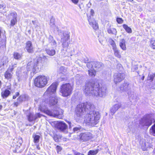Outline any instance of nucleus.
I'll use <instances>...</instances> for the list:
<instances>
[{"mask_svg":"<svg viewBox=\"0 0 155 155\" xmlns=\"http://www.w3.org/2000/svg\"><path fill=\"white\" fill-rule=\"evenodd\" d=\"M85 111L88 112L84 117V121L88 125L94 126L99 122L101 115L98 111L94 110V105L89 102L83 103Z\"/></svg>","mask_w":155,"mask_h":155,"instance_id":"nucleus-1","label":"nucleus"},{"mask_svg":"<svg viewBox=\"0 0 155 155\" xmlns=\"http://www.w3.org/2000/svg\"><path fill=\"white\" fill-rule=\"evenodd\" d=\"M83 91L86 96L102 97L106 94V88L104 87H100L98 83L89 82L86 83Z\"/></svg>","mask_w":155,"mask_h":155,"instance_id":"nucleus-2","label":"nucleus"},{"mask_svg":"<svg viewBox=\"0 0 155 155\" xmlns=\"http://www.w3.org/2000/svg\"><path fill=\"white\" fill-rule=\"evenodd\" d=\"M57 87L56 83H53L49 87L45 92L44 97L47 98L46 100L42 102V103L39 106H45L46 108V104L53 105L57 104L58 101L57 97L56 96V90Z\"/></svg>","mask_w":155,"mask_h":155,"instance_id":"nucleus-3","label":"nucleus"},{"mask_svg":"<svg viewBox=\"0 0 155 155\" xmlns=\"http://www.w3.org/2000/svg\"><path fill=\"white\" fill-rule=\"evenodd\" d=\"M45 106H40L39 107V110L41 112H44L47 115L61 119L63 117V110L58 108L56 110H50L46 109Z\"/></svg>","mask_w":155,"mask_h":155,"instance_id":"nucleus-4","label":"nucleus"},{"mask_svg":"<svg viewBox=\"0 0 155 155\" xmlns=\"http://www.w3.org/2000/svg\"><path fill=\"white\" fill-rule=\"evenodd\" d=\"M49 80V77L39 75L35 79V86L38 87L42 88L45 86Z\"/></svg>","mask_w":155,"mask_h":155,"instance_id":"nucleus-5","label":"nucleus"},{"mask_svg":"<svg viewBox=\"0 0 155 155\" xmlns=\"http://www.w3.org/2000/svg\"><path fill=\"white\" fill-rule=\"evenodd\" d=\"M58 35L61 37L63 47L68 48L70 44L69 33L67 32L59 31Z\"/></svg>","mask_w":155,"mask_h":155,"instance_id":"nucleus-6","label":"nucleus"},{"mask_svg":"<svg viewBox=\"0 0 155 155\" xmlns=\"http://www.w3.org/2000/svg\"><path fill=\"white\" fill-rule=\"evenodd\" d=\"M72 90V86L70 83H66L61 86L60 92L63 96L67 97L71 94Z\"/></svg>","mask_w":155,"mask_h":155,"instance_id":"nucleus-7","label":"nucleus"},{"mask_svg":"<svg viewBox=\"0 0 155 155\" xmlns=\"http://www.w3.org/2000/svg\"><path fill=\"white\" fill-rule=\"evenodd\" d=\"M85 109L83 103H80L77 105L76 110L75 118L77 120L81 119L84 115Z\"/></svg>","mask_w":155,"mask_h":155,"instance_id":"nucleus-8","label":"nucleus"},{"mask_svg":"<svg viewBox=\"0 0 155 155\" xmlns=\"http://www.w3.org/2000/svg\"><path fill=\"white\" fill-rule=\"evenodd\" d=\"M43 65V62L41 57L35 60L32 68V71L33 72L36 73L39 71L42 68Z\"/></svg>","mask_w":155,"mask_h":155,"instance_id":"nucleus-9","label":"nucleus"},{"mask_svg":"<svg viewBox=\"0 0 155 155\" xmlns=\"http://www.w3.org/2000/svg\"><path fill=\"white\" fill-rule=\"evenodd\" d=\"M80 140L83 142H86L91 140L93 137V135L90 132L81 133L79 135Z\"/></svg>","mask_w":155,"mask_h":155,"instance_id":"nucleus-10","label":"nucleus"},{"mask_svg":"<svg viewBox=\"0 0 155 155\" xmlns=\"http://www.w3.org/2000/svg\"><path fill=\"white\" fill-rule=\"evenodd\" d=\"M124 78V74L121 73H115L114 76V81L115 84L123 80Z\"/></svg>","mask_w":155,"mask_h":155,"instance_id":"nucleus-11","label":"nucleus"},{"mask_svg":"<svg viewBox=\"0 0 155 155\" xmlns=\"http://www.w3.org/2000/svg\"><path fill=\"white\" fill-rule=\"evenodd\" d=\"M152 121L151 119L143 118L140 121V124L143 126H150L152 124Z\"/></svg>","mask_w":155,"mask_h":155,"instance_id":"nucleus-12","label":"nucleus"},{"mask_svg":"<svg viewBox=\"0 0 155 155\" xmlns=\"http://www.w3.org/2000/svg\"><path fill=\"white\" fill-rule=\"evenodd\" d=\"M88 20L89 25L92 27L94 29L97 30L98 28V24L94 20L93 17L90 16L88 18Z\"/></svg>","mask_w":155,"mask_h":155,"instance_id":"nucleus-13","label":"nucleus"},{"mask_svg":"<svg viewBox=\"0 0 155 155\" xmlns=\"http://www.w3.org/2000/svg\"><path fill=\"white\" fill-rule=\"evenodd\" d=\"M57 126L58 129L61 131H64L67 128V124L63 121H58L57 123Z\"/></svg>","mask_w":155,"mask_h":155,"instance_id":"nucleus-14","label":"nucleus"},{"mask_svg":"<svg viewBox=\"0 0 155 155\" xmlns=\"http://www.w3.org/2000/svg\"><path fill=\"white\" fill-rule=\"evenodd\" d=\"M10 18H12L11 21V25L14 26L17 22L16 18L17 14L16 12H14L10 13Z\"/></svg>","mask_w":155,"mask_h":155,"instance_id":"nucleus-15","label":"nucleus"},{"mask_svg":"<svg viewBox=\"0 0 155 155\" xmlns=\"http://www.w3.org/2000/svg\"><path fill=\"white\" fill-rule=\"evenodd\" d=\"M121 104L120 103H118L115 104L111 107L110 109V113L112 115H113L119 108L120 107Z\"/></svg>","mask_w":155,"mask_h":155,"instance_id":"nucleus-16","label":"nucleus"},{"mask_svg":"<svg viewBox=\"0 0 155 155\" xmlns=\"http://www.w3.org/2000/svg\"><path fill=\"white\" fill-rule=\"evenodd\" d=\"M25 48L29 53H31L33 52V48L32 46V43L31 41H28L26 43Z\"/></svg>","mask_w":155,"mask_h":155,"instance_id":"nucleus-17","label":"nucleus"},{"mask_svg":"<svg viewBox=\"0 0 155 155\" xmlns=\"http://www.w3.org/2000/svg\"><path fill=\"white\" fill-rule=\"evenodd\" d=\"M125 42V40L123 39H121L120 41V46L121 49L124 51L126 50L127 49Z\"/></svg>","mask_w":155,"mask_h":155,"instance_id":"nucleus-18","label":"nucleus"},{"mask_svg":"<svg viewBox=\"0 0 155 155\" xmlns=\"http://www.w3.org/2000/svg\"><path fill=\"white\" fill-rule=\"evenodd\" d=\"M120 88L121 90L127 91L129 90L130 87L129 84L127 83H125L121 86Z\"/></svg>","mask_w":155,"mask_h":155,"instance_id":"nucleus-19","label":"nucleus"},{"mask_svg":"<svg viewBox=\"0 0 155 155\" xmlns=\"http://www.w3.org/2000/svg\"><path fill=\"white\" fill-rule=\"evenodd\" d=\"M10 92L8 90H6L1 93L2 97L4 98L7 97L10 94Z\"/></svg>","mask_w":155,"mask_h":155,"instance_id":"nucleus-20","label":"nucleus"},{"mask_svg":"<svg viewBox=\"0 0 155 155\" xmlns=\"http://www.w3.org/2000/svg\"><path fill=\"white\" fill-rule=\"evenodd\" d=\"M46 52L50 56H53L55 54V51L52 49H48L45 50Z\"/></svg>","mask_w":155,"mask_h":155,"instance_id":"nucleus-21","label":"nucleus"},{"mask_svg":"<svg viewBox=\"0 0 155 155\" xmlns=\"http://www.w3.org/2000/svg\"><path fill=\"white\" fill-rule=\"evenodd\" d=\"M148 143L146 142L145 140L143 141L141 144V148L143 150H146L147 148Z\"/></svg>","mask_w":155,"mask_h":155,"instance_id":"nucleus-22","label":"nucleus"},{"mask_svg":"<svg viewBox=\"0 0 155 155\" xmlns=\"http://www.w3.org/2000/svg\"><path fill=\"white\" fill-rule=\"evenodd\" d=\"M94 67L97 69L100 68L104 66L103 64L100 62H94Z\"/></svg>","mask_w":155,"mask_h":155,"instance_id":"nucleus-23","label":"nucleus"},{"mask_svg":"<svg viewBox=\"0 0 155 155\" xmlns=\"http://www.w3.org/2000/svg\"><path fill=\"white\" fill-rule=\"evenodd\" d=\"M123 27L124 28L128 33H132V31L131 28L128 27L127 25L126 24H124L123 25Z\"/></svg>","mask_w":155,"mask_h":155,"instance_id":"nucleus-24","label":"nucleus"},{"mask_svg":"<svg viewBox=\"0 0 155 155\" xmlns=\"http://www.w3.org/2000/svg\"><path fill=\"white\" fill-rule=\"evenodd\" d=\"M108 32L109 34H111L116 35L117 34V31L116 29L114 28H111L108 29Z\"/></svg>","mask_w":155,"mask_h":155,"instance_id":"nucleus-25","label":"nucleus"},{"mask_svg":"<svg viewBox=\"0 0 155 155\" xmlns=\"http://www.w3.org/2000/svg\"><path fill=\"white\" fill-rule=\"evenodd\" d=\"M12 76V74L8 70L5 74V78L7 79H11Z\"/></svg>","mask_w":155,"mask_h":155,"instance_id":"nucleus-26","label":"nucleus"},{"mask_svg":"<svg viewBox=\"0 0 155 155\" xmlns=\"http://www.w3.org/2000/svg\"><path fill=\"white\" fill-rule=\"evenodd\" d=\"M28 119L30 121H32L36 119L35 116L33 114L30 113L29 115L28 116Z\"/></svg>","mask_w":155,"mask_h":155,"instance_id":"nucleus-27","label":"nucleus"},{"mask_svg":"<svg viewBox=\"0 0 155 155\" xmlns=\"http://www.w3.org/2000/svg\"><path fill=\"white\" fill-rule=\"evenodd\" d=\"M22 56V55L18 52H15L14 53V58L16 59H21Z\"/></svg>","mask_w":155,"mask_h":155,"instance_id":"nucleus-28","label":"nucleus"},{"mask_svg":"<svg viewBox=\"0 0 155 155\" xmlns=\"http://www.w3.org/2000/svg\"><path fill=\"white\" fill-rule=\"evenodd\" d=\"M89 75L91 77H94L96 75V71L94 69L88 70Z\"/></svg>","mask_w":155,"mask_h":155,"instance_id":"nucleus-29","label":"nucleus"},{"mask_svg":"<svg viewBox=\"0 0 155 155\" xmlns=\"http://www.w3.org/2000/svg\"><path fill=\"white\" fill-rule=\"evenodd\" d=\"M113 51L114 55L116 57L119 58H121V56L120 54L119 51L117 48L114 50Z\"/></svg>","mask_w":155,"mask_h":155,"instance_id":"nucleus-30","label":"nucleus"},{"mask_svg":"<svg viewBox=\"0 0 155 155\" xmlns=\"http://www.w3.org/2000/svg\"><path fill=\"white\" fill-rule=\"evenodd\" d=\"M150 134L155 136V124L152 126L150 130Z\"/></svg>","mask_w":155,"mask_h":155,"instance_id":"nucleus-31","label":"nucleus"},{"mask_svg":"<svg viewBox=\"0 0 155 155\" xmlns=\"http://www.w3.org/2000/svg\"><path fill=\"white\" fill-rule=\"evenodd\" d=\"M33 137L34 138V142L35 143H38L39 141L40 136L36 134L33 135Z\"/></svg>","mask_w":155,"mask_h":155,"instance_id":"nucleus-32","label":"nucleus"},{"mask_svg":"<svg viewBox=\"0 0 155 155\" xmlns=\"http://www.w3.org/2000/svg\"><path fill=\"white\" fill-rule=\"evenodd\" d=\"M94 62H90L88 63L87 64V67L89 70H92L93 69V65H94Z\"/></svg>","mask_w":155,"mask_h":155,"instance_id":"nucleus-33","label":"nucleus"},{"mask_svg":"<svg viewBox=\"0 0 155 155\" xmlns=\"http://www.w3.org/2000/svg\"><path fill=\"white\" fill-rule=\"evenodd\" d=\"M150 46L153 49H155V40L152 39L150 41Z\"/></svg>","mask_w":155,"mask_h":155,"instance_id":"nucleus-34","label":"nucleus"},{"mask_svg":"<svg viewBox=\"0 0 155 155\" xmlns=\"http://www.w3.org/2000/svg\"><path fill=\"white\" fill-rule=\"evenodd\" d=\"M98 153V150H90L88 153V155H95Z\"/></svg>","mask_w":155,"mask_h":155,"instance_id":"nucleus-35","label":"nucleus"},{"mask_svg":"<svg viewBox=\"0 0 155 155\" xmlns=\"http://www.w3.org/2000/svg\"><path fill=\"white\" fill-rule=\"evenodd\" d=\"M25 97V95H21L18 98V101L21 102L24 101Z\"/></svg>","mask_w":155,"mask_h":155,"instance_id":"nucleus-36","label":"nucleus"},{"mask_svg":"<svg viewBox=\"0 0 155 155\" xmlns=\"http://www.w3.org/2000/svg\"><path fill=\"white\" fill-rule=\"evenodd\" d=\"M55 18L53 17L50 20V25L51 26L53 27L54 25Z\"/></svg>","mask_w":155,"mask_h":155,"instance_id":"nucleus-37","label":"nucleus"},{"mask_svg":"<svg viewBox=\"0 0 155 155\" xmlns=\"http://www.w3.org/2000/svg\"><path fill=\"white\" fill-rule=\"evenodd\" d=\"M3 61L2 63V65L4 66L5 64H6V63L8 62V59L6 57H5L3 58Z\"/></svg>","mask_w":155,"mask_h":155,"instance_id":"nucleus-38","label":"nucleus"},{"mask_svg":"<svg viewBox=\"0 0 155 155\" xmlns=\"http://www.w3.org/2000/svg\"><path fill=\"white\" fill-rule=\"evenodd\" d=\"M35 118L36 119L38 117L41 118V116L44 117V115H43L42 114H41L39 113H36L35 114Z\"/></svg>","mask_w":155,"mask_h":155,"instance_id":"nucleus-39","label":"nucleus"},{"mask_svg":"<svg viewBox=\"0 0 155 155\" xmlns=\"http://www.w3.org/2000/svg\"><path fill=\"white\" fill-rule=\"evenodd\" d=\"M154 77V75L153 74H150L147 77V80H151L152 81L153 80Z\"/></svg>","mask_w":155,"mask_h":155,"instance_id":"nucleus-40","label":"nucleus"},{"mask_svg":"<svg viewBox=\"0 0 155 155\" xmlns=\"http://www.w3.org/2000/svg\"><path fill=\"white\" fill-rule=\"evenodd\" d=\"M81 130V127H75L73 128V130L74 132H79Z\"/></svg>","mask_w":155,"mask_h":155,"instance_id":"nucleus-41","label":"nucleus"},{"mask_svg":"<svg viewBox=\"0 0 155 155\" xmlns=\"http://www.w3.org/2000/svg\"><path fill=\"white\" fill-rule=\"evenodd\" d=\"M111 44L112 46L113 50L117 48L115 43L114 41H112Z\"/></svg>","mask_w":155,"mask_h":155,"instance_id":"nucleus-42","label":"nucleus"},{"mask_svg":"<svg viewBox=\"0 0 155 155\" xmlns=\"http://www.w3.org/2000/svg\"><path fill=\"white\" fill-rule=\"evenodd\" d=\"M117 21L119 24H121L123 23V21L121 18H117Z\"/></svg>","mask_w":155,"mask_h":155,"instance_id":"nucleus-43","label":"nucleus"},{"mask_svg":"<svg viewBox=\"0 0 155 155\" xmlns=\"http://www.w3.org/2000/svg\"><path fill=\"white\" fill-rule=\"evenodd\" d=\"M6 5L4 4H2V5L0 4V8L3 9L5 10Z\"/></svg>","mask_w":155,"mask_h":155,"instance_id":"nucleus-44","label":"nucleus"},{"mask_svg":"<svg viewBox=\"0 0 155 155\" xmlns=\"http://www.w3.org/2000/svg\"><path fill=\"white\" fill-rule=\"evenodd\" d=\"M60 69L61 71V73H63V72H65L66 71V69H65L64 68L63 66L61 67Z\"/></svg>","mask_w":155,"mask_h":155,"instance_id":"nucleus-45","label":"nucleus"},{"mask_svg":"<svg viewBox=\"0 0 155 155\" xmlns=\"http://www.w3.org/2000/svg\"><path fill=\"white\" fill-rule=\"evenodd\" d=\"M56 149L57 150V152L58 153L61 150V147L59 146H57L56 147Z\"/></svg>","mask_w":155,"mask_h":155,"instance_id":"nucleus-46","label":"nucleus"},{"mask_svg":"<svg viewBox=\"0 0 155 155\" xmlns=\"http://www.w3.org/2000/svg\"><path fill=\"white\" fill-rule=\"evenodd\" d=\"M19 95V94L18 92L16 93L14 95L13 97V99H15L16 97Z\"/></svg>","mask_w":155,"mask_h":155,"instance_id":"nucleus-47","label":"nucleus"},{"mask_svg":"<svg viewBox=\"0 0 155 155\" xmlns=\"http://www.w3.org/2000/svg\"><path fill=\"white\" fill-rule=\"evenodd\" d=\"M90 14H91V16H91L92 17H93L92 16H93V15H94V11L93 10L91 9V10Z\"/></svg>","mask_w":155,"mask_h":155,"instance_id":"nucleus-48","label":"nucleus"},{"mask_svg":"<svg viewBox=\"0 0 155 155\" xmlns=\"http://www.w3.org/2000/svg\"><path fill=\"white\" fill-rule=\"evenodd\" d=\"M14 69V67H12L10 66L8 70H9L10 72H12Z\"/></svg>","mask_w":155,"mask_h":155,"instance_id":"nucleus-49","label":"nucleus"},{"mask_svg":"<svg viewBox=\"0 0 155 155\" xmlns=\"http://www.w3.org/2000/svg\"><path fill=\"white\" fill-rule=\"evenodd\" d=\"M14 69V67H12L10 66L8 70H9L10 72H12Z\"/></svg>","mask_w":155,"mask_h":155,"instance_id":"nucleus-50","label":"nucleus"},{"mask_svg":"<svg viewBox=\"0 0 155 155\" xmlns=\"http://www.w3.org/2000/svg\"><path fill=\"white\" fill-rule=\"evenodd\" d=\"M51 42L53 44V45H54L55 46H56V43L55 40H52V41H51Z\"/></svg>","mask_w":155,"mask_h":155,"instance_id":"nucleus-51","label":"nucleus"},{"mask_svg":"<svg viewBox=\"0 0 155 155\" xmlns=\"http://www.w3.org/2000/svg\"><path fill=\"white\" fill-rule=\"evenodd\" d=\"M49 41H50V42H51V41H52V40H54L53 39V37L51 35H50L49 36Z\"/></svg>","mask_w":155,"mask_h":155,"instance_id":"nucleus-52","label":"nucleus"},{"mask_svg":"<svg viewBox=\"0 0 155 155\" xmlns=\"http://www.w3.org/2000/svg\"><path fill=\"white\" fill-rule=\"evenodd\" d=\"M75 155H84V154L79 152H75Z\"/></svg>","mask_w":155,"mask_h":155,"instance_id":"nucleus-53","label":"nucleus"},{"mask_svg":"<svg viewBox=\"0 0 155 155\" xmlns=\"http://www.w3.org/2000/svg\"><path fill=\"white\" fill-rule=\"evenodd\" d=\"M72 2L75 4H77L78 2V0H72Z\"/></svg>","mask_w":155,"mask_h":155,"instance_id":"nucleus-54","label":"nucleus"},{"mask_svg":"<svg viewBox=\"0 0 155 155\" xmlns=\"http://www.w3.org/2000/svg\"><path fill=\"white\" fill-rule=\"evenodd\" d=\"M32 62L31 61L30 62L28 63V64H27V67L28 68V66H31V64H32Z\"/></svg>","mask_w":155,"mask_h":155,"instance_id":"nucleus-55","label":"nucleus"},{"mask_svg":"<svg viewBox=\"0 0 155 155\" xmlns=\"http://www.w3.org/2000/svg\"><path fill=\"white\" fill-rule=\"evenodd\" d=\"M67 122L69 124V128H71V123L69 121H67Z\"/></svg>","mask_w":155,"mask_h":155,"instance_id":"nucleus-56","label":"nucleus"},{"mask_svg":"<svg viewBox=\"0 0 155 155\" xmlns=\"http://www.w3.org/2000/svg\"><path fill=\"white\" fill-rule=\"evenodd\" d=\"M19 104V103L18 102H16L14 103V105L16 107H17L18 105Z\"/></svg>","mask_w":155,"mask_h":155,"instance_id":"nucleus-57","label":"nucleus"},{"mask_svg":"<svg viewBox=\"0 0 155 155\" xmlns=\"http://www.w3.org/2000/svg\"><path fill=\"white\" fill-rule=\"evenodd\" d=\"M56 29L57 30V31H58H58H62L61 30H60L59 28H58V27H56Z\"/></svg>","mask_w":155,"mask_h":155,"instance_id":"nucleus-58","label":"nucleus"},{"mask_svg":"<svg viewBox=\"0 0 155 155\" xmlns=\"http://www.w3.org/2000/svg\"><path fill=\"white\" fill-rule=\"evenodd\" d=\"M16 64H17L15 63V64H12V67H13V68L14 67V68H15L16 67Z\"/></svg>","mask_w":155,"mask_h":155,"instance_id":"nucleus-59","label":"nucleus"},{"mask_svg":"<svg viewBox=\"0 0 155 155\" xmlns=\"http://www.w3.org/2000/svg\"><path fill=\"white\" fill-rule=\"evenodd\" d=\"M31 68V66H28V68L27 67V68L28 69V71H29L30 70V68Z\"/></svg>","mask_w":155,"mask_h":155,"instance_id":"nucleus-60","label":"nucleus"},{"mask_svg":"<svg viewBox=\"0 0 155 155\" xmlns=\"http://www.w3.org/2000/svg\"><path fill=\"white\" fill-rule=\"evenodd\" d=\"M32 23H33L34 25H35V21H32Z\"/></svg>","mask_w":155,"mask_h":155,"instance_id":"nucleus-61","label":"nucleus"},{"mask_svg":"<svg viewBox=\"0 0 155 155\" xmlns=\"http://www.w3.org/2000/svg\"><path fill=\"white\" fill-rule=\"evenodd\" d=\"M2 105H0V110L2 108Z\"/></svg>","mask_w":155,"mask_h":155,"instance_id":"nucleus-62","label":"nucleus"},{"mask_svg":"<svg viewBox=\"0 0 155 155\" xmlns=\"http://www.w3.org/2000/svg\"><path fill=\"white\" fill-rule=\"evenodd\" d=\"M1 85H2V83H1V81L0 80V87H1Z\"/></svg>","mask_w":155,"mask_h":155,"instance_id":"nucleus-63","label":"nucleus"},{"mask_svg":"<svg viewBox=\"0 0 155 155\" xmlns=\"http://www.w3.org/2000/svg\"><path fill=\"white\" fill-rule=\"evenodd\" d=\"M144 76H143V77H142V79H143V80L144 79Z\"/></svg>","mask_w":155,"mask_h":155,"instance_id":"nucleus-64","label":"nucleus"}]
</instances>
